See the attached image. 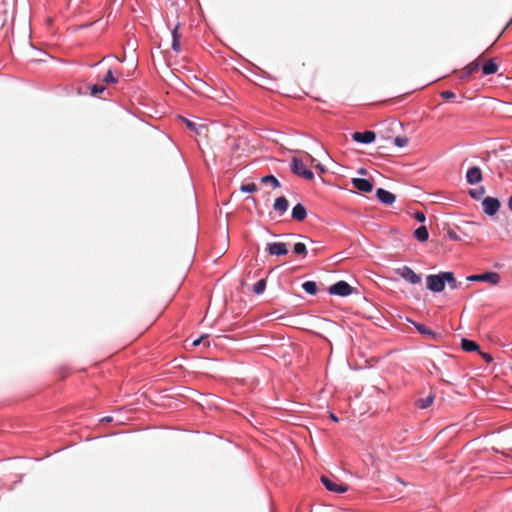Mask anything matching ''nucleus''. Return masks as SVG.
<instances>
[{"label": "nucleus", "mask_w": 512, "mask_h": 512, "mask_svg": "<svg viewBox=\"0 0 512 512\" xmlns=\"http://www.w3.org/2000/svg\"><path fill=\"white\" fill-rule=\"evenodd\" d=\"M103 82L107 84H116L118 83V78L113 75V72L111 69H109L106 73V75L103 78Z\"/></svg>", "instance_id": "obj_27"}, {"label": "nucleus", "mask_w": 512, "mask_h": 512, "mask_svg": "<svg viewBox=\"0 0 512 512\" xmlns=\"http://www.w3.org/2000/svg\"><path fill=\"white\" fill-rule=\"evenodd\" d=\"M414 237L420 241V242H425L428 240L429 238V233H428V229L426 226L422 225L420 227H418L415 231H414Z\"/></svg>", "instance_id": "obj_19"}, {"label": "nucleus", "mask_w": 512, "mask_h": 512, "mask_svg": "<svg viewBox=\"0 0 512 512\" xmlns=\"http://www.w3.org/2000/svg\"><path fill=\"white\" fill-rule=\"evenodd\" d=\"M266 288V281L264 279H260L253 285V292L257 295L262 294Z\"/></svg>", "instance_id": "obj_25"}, {"label": "nucleus", "mask_w": 512, "mask_h": 512, "mask_svg": "<svg viewBox=\"0 0 512 512\" xmlns=\"http://www.w3.org/2000/svg\"><path fill=\"white\" fill-rule=\"evenodd\" d=\"M353 186L362 191V192H371L373 189V184L370 180L365 178H353L352 179Z\"/></svg>", "instance_id": "obj_12"}, {"label": "nucleus", "mask_w": 512, "mask_h": 512, "mask_svg": "<svg viewBox=\"0 0 512 512\" xmlns=\"http://www.w3.org/2000/svg\"><path fill=\"white\" fill-rule=\"evenodd\" d=\"M396 274L399 275L401 278H403L405 281H407L410 284H419L421 282V276L414 272L412 268L409 266H402L397 268Z\"/></svg>", "instance_id": "obj_3"}, {"label": "nucleus", "mask_w": 512, "mask_h": 512, "mask_svg": "<svg viewBox=\"0 0 512 512\" xmlns=\"http://www.w3.org/2000/svg\"><path fill=\"white\" fill-rule=\"evenodd\" d=\"M508 208L512 211V196L508 199Z\"/></svg>", "instance_id": "obj_38"}, {"label": "nucleus", "mask_w": 512, "mask_h": 512, "mask_svg": "<svg viewBox=\"0 0 512 512\" xmlns=\"http://www.w3.org/2000/svg\"><path fill=\"white\" fill-rule=\"evenodd\" d=\"M415 329L423 336L428 337L429 339L435 340L437 338V333L430 328H428L426 325L418 322L411 321Z\"/></svg>", "instance_id": "obj_14"}, {"label": "nucleus", "mask_w": 512, "mask_h": 512, "mask_svg": "<svg viewBox=\"0 0 512 512\" xmlns=\"http://www.w3.org/2000/svg\"><path fill=\"white\" fill-rule=\"evenodd\" d=\"M352 287L346 281H338L331 285L328 292L332 295L346 297L352 294Z\"/></svg>", "instance_id": "obj_4"}, {"label": "nucleus", "mask_w": 512, "mask_h": 512, "mask_svg": "<svg viewBox=\"0 0 512 512\" xmlns=\"http://www.w3.org/2000/svg\"><path fill=\"white\" fill-rule=\"evenodd\" d=\"M321 482L328 491L335 493H344L347 491V487L342 484H337L326 476L321 477Z\"/></svg>", "instance_id": "obj_10"}, {"label": "nucleus", "mask_w": 512, "mask_h": 512, "mask_svg": "<svg viewBox=\"0 0 512 512\" xmlns=\"http://www.w3.org/2000/svg\"><path fill=\"white\" fill-rule=\"evenodd\" d=\"M376 138V134L373 131L355 132L352 134V139L361 144H370Z\"/></svg>", "instance_id": "obj_7"}, {"label": "nucleus", "mask_w": 512, "mask_h": 512, "mask_svg": "<svg viewBox=\"0 0 512 512\" xmlns=\"http://www.w3.org/2000/svg\"><path fill=\"white\" fill-rule=\"evenodd\" d=\"M178 27L179 25H176L174 29L172 30V49L173 51L179 53L181 51V45H180V34L178 33Z\"/></svg>", "instance_id": "obj_18"}, {"label": "nucleus", "mask_w": 512, "mask_h": 512, "mask_svg": "<svg viewBox=\"0 0 512 512\" xmlns=\"http://www.w3.org/2000/svg\"><path fill=\"white\" fill-rule=\"evenodd\" d=\"M240 190L245 193H253L257 190L255 183L242 184Z\"/></svg>", "instance_id": "obj_28"}, {"label": "nucleus", "mask_w": 512, "mask_h": 512, "mask_svg": "<svg viewBox=\"0 0 512 512\" xmlns=\"http://www.w3.org/2000/svg\"><path fill=\"white\" fill-rule=\"evenodd\" d=\"M434 399V394L430 393L428 396L418 399L416 402V406L420 409H427L433 404Z\"/></svg>", "instance_id": "obj_17"}, {"label": "nucleus", "mask_w": 512, "mask_h": 512, "mask_svg": "<svg viewBox=\"0 0 512 512\" xmlns=\"http://www.w3.org/2000/svg\"><path fill=\"white\" fill-rule=\"evenodd\" d=\"M105 90H106L105 86L95 84L91 87V94L95 96V95H98V94L104 92Z\"/></svg>", "instance_id": "obj_31"}, {"label": "nucleus", "mask_w": 512, "mask_h": 512, "mask_svg": "<svg viewBox=\"0 0 512 512\" xmlns=\"http://www.w3.org/2000/svg\"><path fill=\"white\" fill-rule=\"evenodd\" d=\"M482 206L486 215L493 216L500 208V201L494 197H486L482 200Z\"/></svg>", "instance_id": "obj_6"}, {"label": "nucleus", "mask_w": 512, "mask_h": 512, "mask_svg": "<svg viewBox=\"0 0 512 512\" xmlns=\"http://www.w3.org/2000/svg\"><path fill=\"white\" fill-rule=\"evenodd\" d=\"M204 337H205V336H201V337H199V338L195 339V340L193 341L192 345H193V346H198V345L201 343V341L203 340V338H204Z\"/></svg>", "instance_id": "obj_36"}, {"label": "nucleus", "mask_w": 512, "mask_h": 512, "mask_svg": "<svg viewBox=\"0 0 512 512\" xmlns=\"http://www.w3.org/2000/svg\"><path fill=\"white\" fill-rule=\"evenodd\" d=\"M292 218L296 221H303L307 217V210L301 203L296 204L292 209Z\"/></svg>", "instance_id": "obj_15"}, {"label": "nucleus", "mask_w": 512, "mask_h": 512, "mask_svg": "<svg viewBox=\"0 0 512 512\" xmlns=\"http://www.w3.org/2000/svg\"><path fill=\"white\" fill-rule=\"evenodd\" d=\"M485 194V188L483 186L473 188L469 190V196L474 200H480Z\"/></svg>", "instance_id": "obj_22"}, {"label": "nucleus", "mask_w": 512, "mask_h": 512, "mask_svg": "<svg viewBox=\"0 0 512 512\" xmlns=\"http://www.w3.org/2000/svg\"><path fill=\"white\" fill-rule=\"evenodd\" d=\"M497 71L498 65L493 60L487 61L482 67V72L484 75L495 74Z\"/></svg>", "instance_id": "obj_20"}, {"label": "nucleus", "mask_w": 512, "mask_h": 512, "mask_svg": "<svg viewBox=\"0 0 512 512\" xmlns=\"http://www.w3.org/2000/svg\"><path fill=\"white\" fill-rule=\"evenodd\" d=\"M480 355L487 363H491L493 361V357L489 353L480 352Z\"/></svg>", "instance_id": "obj_34"}, {"label": "nucleus", "mask_w": 512, "mask_h": 512, "mask_svg": "<svg viewBox=\"0 0 512 512\" xmlns=\"http://www.w3.org/2000/svg\"><path fill=\"white\" fill-rule=\"evenodd\" d=\"M111 420H112V418H111V417H104V418H102L100 421H101V422H110Z\"/></svg>", "instance_id": "obj_40"}, {"label": "nucleus", "mask_w": 512, "mask_h": 512, "mask_svg": "<svg viewBox=\"0 0 512 512\" xmlns=\"http://www.w3.org/2000/svg\"><path fill=\"white\" fill-rule=\"evenodd\" d=\"M267 251L270 255L283 256L288 254V249L283 242H272L267 245Z\"/></svg>", "instance_id": "obj_9"}, {"label": "nucleus", "mask_w": 512, "mask_h": 512, "mask_svg": "<svg viewBox=\"0 0 512 512\" xmlns=\"http://www.w3.org/2000/svg\"><path fill=\"white\" fill-rule=\"evenodd\" d=\"M479 68V65L475 62L473 63H470L469 65L466 66L465 68V76L468 77L470 76L471 74H473L475 71H477Z\"/></svg>", "instance_id": "obj_29"}, {"label": "nucleus", "mask_w": 512, "mask_h": 512, "mask_svg": "<svg viewBox=\"0 0 512 512\" xmlns=\"http://www.w3.org/2000/svg\"><path fill=\"white\" fill-rule=\"evenodd\" d=\"M440 96H441L443 99L448 100V99H452V98H454V97H455V94H454V92H452V91H450V90H445V91H442V92L440 93Z\"/></svg>", "instance_id": "obj_32"}, {"label": "nucleus", "mask_w": 512, "mask_h": 512, "mask_svg": "<svg viewBox=\"0 0 512 512\" xmlns=\"http://www.w3.org/2000/svg\"><path fill=\"white\" fill-rule=\"evenodd\" d=\"M290 168H291V171L299 177H302L306 180L314 179V173L305 166V164L302 162V160H300L298 158L294 157L291 160Z\"/></svg>", "instance_id": "obj_1"}, {"label": "nucleus", "mask_w": 512, "mask_h": 512, "mask_svg": "<svg viewBox=\"0 0 512 512\" xmlns=\"http://www.w3.org/2000/svg\"><path fill=\"white\" fill-rule=\"evenodd\" d=\"M461 348L466 352L479 351V345L475 341L466 338L461 340Z\"/></svg>", "instance_id": "obj_16"}, {"label": "nucleus", "mask_w": 512, "mask_h": 512, "mask_svg": "<svg viewBox=\"0 0 512 512\" xmlns=\"http://www.w3.org/2000/svg\"><path fill=\"white\" fill-rule=\"evenodd\" d=\"M293 252L297 255L305 257L307 255V248L304 243L298 242L293 247Z\"/></svg>", "instance_id": "obj_24"}, {"label": "nucleus", "mask_w": 512, "mask_h": 512, "mask_svg": "<svg viewBox=\"0 0 512 512\" xmlns=\"http://www.w3.org/2000/svg\"><path fill=\"white\" fill-rule=\"evenodd\" d=\"M376 196L379 201L386 205H392L396 200L395 195L384 188H378L376 191Z\"/></svg>", "instance_id": "obj_11"}, {"label": "nucleus", "mask_w": 512, "mask_h": 512, "mask_svg": "<svg viewBox=\"0 0 512 512\" xmlns=\"http://www.w3.org/2000/svg\"><path fill=\"white\" fill-rule=\"evenodd\" d=\"M302 288L303 290L310 294V295H315L317 293V284L315 281H306L302 284Z\"/></svg>", "instance_id": "obj_21"}, {"label": "nucleus", "mask_w": 512, "mask_h": 512, "mask_svg": "<svg viewBox=\"0 0 512 512\" xmlns=\"http://www.w3.org/2000/svg\"><path fill=\"white\" fill-rule=\"evenodd\" d=\"M466 181L470 185L478 184L482 181V171L479 167H470L466 172Z\"/></svg>", "instance_id": "obj_8"}, {"label": "nucleus", "mask_w": 512, "mask_h": 512, "mask_svg": "<svg viewBox=\"0 0 512 512\" xmlns=\"http://www.w3.org/2000/svg\"><path fill=\"white\" fill-rule=\"evenodd\" d=\"M443 275H444L445 284L447 283L451 289H456L458 287L457 281L452 272H448V271L443 272Z\"/></svg>", "instance_id": "obj_23"}, {"label": "nucleus", "mask_w": 512, "mask_h": 512, "mask_svg": "<svg viewBox=\"0 0 512 512\" xmlns=\"http://www.w3.org/2000/svg\"><path fill=\"white\" fill-rule=\"evenodd\" d=\"M427 288L433 293H440L445 288L443 272L428 275L426 278Z\"/></svg>", "instance_id": "obj_2"}, {"label": "nucleus", "mask_w": 512, "mask_h": 512, "mask_svg": "<svg viewBox=\"0 0 512 512\" xmlns=\"http://www.w3.org/2000/svg\"><path fill=\"white\" fill-rule=\"evenodd\" d=\"M186 124H187V126H188L190 129H192V130H195V129H196V128H195V123H193V122H191V121H189V120H186Z\"/></svg>", "instance_id": "obj_37"}, {"label": "nucleus", "mask_w": 512, "mask_h": 512, "mask_svg": "<svg viewBox=\"0 0 512 512\" xmlns=\"http://www.w3.org/2000/svg\"><path fill=\"white\" fill-rule=\"evenodd\" d=\"M289 208V202L286 197L280 196L275 199L273 209L280 215H284Z\"/></svg>", "instance_id": "obj_13"}, {"label": "nucleus", "mask_w": 512, "mask_h": 512, "mask_svg": "<svg viewBox=\"0 0 512 512\" xmlns=\"http://www.w3.org/2000/svg\"><path fill=\"white\" fill-rule=\"evenodd\" d=\"M394 144H395V146H397L399 148H403V147L407 146L408 139L406 137H395Z\"/></svg>", "instance_id": "obj_30"}, {"label": "nucleus", "mask_w": 512, "mask_h": 512, "mask_svg": "<svg viewBox=\"0 0 512 512\" xmlns=\"http://www.w3.org/2000/svg\"><path fill=\"white\" fill-rule=\"evenodd\" d=\"M414 217L418 222H424L426 219L425 214L421 211H417Z\"/></svg>", "instance_id": "obj_33"}, {"label": "nucleus", "mask_w": 512, "mask_h": 512, "mask_svg": "<svg viewBox=\"0 0 512 512\" xmlns=\"http://www.w3.org/2000/svg\"><path fill=\"white\" fill-rule=\"evenodd\" d=\"M468 281H484L489 282L493 285H497L500 282V275L497 272H485L482 274L471 275L467 277Z\"/></svg>", "instance_id": "obj_5"}, {"label": "nucleus", "mask_w": 512, "mask_h": 512, "mask_svg": "<svg viewBox=\"0 0 512 512\" xmlns=\"http://www.w3.org/2000/svg\"><path fill=\"white\" fill-rule=\"evenodd\" d=\"M330 418H331V420H333L334 422H337V421H338V417H337L335 414H333V413H331V414H330Z\"/></svg>", "instance_id": "obj_39"}, {"label": "nucleus", "mask_w": 512, "mask_h": 512, "mask_svg": "<svg viewBox=\"0 0 512 512\" xmlns=\"http://www.w3.org/2000/svg\"><path fill=\"white\" fill-rule=\"evenodd\" d=\"M317 168L320 169L321 171H324V168L320 164L317 165Z\"/></svg>", "instance_id": "obj_41"}, {"label": "nucleus", "mask_w": 512, "mask_h": 512, "mask_svg": "<svg viewBox=\"0 0 512 512\" xmlns=\"http://www.w3.org/2000/svg\"><path fill=\"white\" fill-rule=\"evenodd\" d=\"M263 183H271L274 188L280 187L279 180L273 175H267L262 178Z\"/></svg>", "instance_id": "obj_26"}, {"label": "nucleus", "mask_w": 512, "mask_h": 512, "mask_svg": "<svg viewBox=\"0 0 512 512\" xmlns=\"http://www.w3.org/2000/svg\"><path fill=\"white\" fill-rule=\"evenodd\" d=\"M448 237L451 239V240H454V241H458L459 240V237L457 235L456 232L454 231H449L448 232Z\"/></svg>", "instance_id": "obj_35"}]
</instances>
